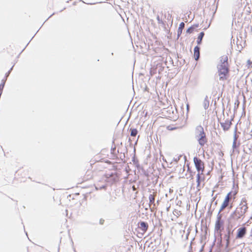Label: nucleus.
Instances as JSON below:
<instances>
[{
  "mask_svg": "<svg viewBox=\"0 0 252 252\" xmlns=\"http://www.w3.org/2000/svg\"><path fill=\"white\" fill-rule=\"evenodd\" d=\"M210 105V102L207 97H206L204 99L203 102V105L205 109H207Z\"/></svg>",
  "mask_w": 252,
  "mask_h": 252,
  "instance_id": "obj_14",
  "label": "nucleus"
},
{
  "mask_svg": "<svg viewBox=\"0 0 252 252\" xmlns=\"http://www.w3.org/2000/svg\"><path fill=\"white\" fill-rule=\"evenodd\" d=\"M248 206L246 197L241 199L240 203L236 208L231 215V217L235 220H243L245 217V214L248 211Z\"/></svg>",
  "mask_w": 252,
  "mask_h": 252,
  "instance_id": "obj_1",
  "label": "nucleus"
},
{
  "mask_svg": "<svg viewBox=\"0 0 252 252\" xmlns=\"http://www.w3.org/2000/svg\"><path fill=\"white\" fill-rule=\"evenodd\" d=\"M196 133L199 144L201 146H203L207 142V139L203 127L201 126H198L196 128Z\"/></svg>",
  "mask_w": 252,
  "mask_h": 252,
  "instance_id": "obj_3",
  "label": "nucleus"
},
{
  "mask_svg": "<svg viewBox=\"0 0 252 252\" xmlns=\"http://www.w3.org/2000/svg\"><path fill=\"white\" fill-rule=\"evenodd\" d=\"M185 27V23L184 22H181L179 25V27L178 29V35L180 36L183 31V30L184 29Z\"/></svg>",
  "mask_w": 252,
  "mask_h": 252,
  "instance_id": "obj_15",
  "label": "nucleus"
},
{
  "mask_svg": "<svg viewBox=\"0 0 252 252\" xmlns=\"http://www.w3.org/2000/svg\"><path fill=\"white\" fill-rule=\"evenodd\" d=\"M221 218L222 215L219 213L217 215V219L215 225V228L217 231L220 230L221 228L222 227L223 221L221 220Z\"/></svg>",
  "mask_w": 252,
  "mask_h": 252,
  "instance_id": "obj_6",
  "label": "nucleus"
},
{
  "mask_svg": "<svg viewBox=\"0 0 252 252\" xmlns=\"http://www.w3.org/2000/svg\"><path fill=\"white\" fill-rule=\"evenodd\" d=\"M236 139L235 138L233 142V148H236Z\"/></svg>",
  "mask_w": 252,
  "mask_h": 252,
  "instance_id": "obj_22",
  "label": "nucleus"
},
{
  "mask_svg": "<svg viewBox=\"0 0 252 252\" xmlns=\"http://www.w3.org/2000/svg\"><path fill=\"white\" fill-rule=\"evenodd\" d=\"M220 125L223 129L224 131H226L228 130L231 127V126L232 125V123L230 120H227L225 121L224 122L221 123Z\"/></svg>",
  "mask_w": 252,
  "mask_h": 252,
  "instance_id": "obj_8",
  "label": "nucleus"
},
{
  "mask_svg": "<svg viewBox=\"0 0 252 252\" xmlns=\"http://www.w3.org/2000/svg\"><path fill=\"white\" fill-rule=\"evenodd\" d=\"M193 162L197 172H204L205 164L201 159L195 157L193 158Z\"/></svg>",
  "mask_w": 252,
  "mask_h": 252,
  "instance_id": "obj_5",
  "label": "nucleus"
},
{
  "mask_svg": "<svg viewBox=\"0 0 252 252\" xmlns=\"http://www.w3.org/2000/svg\"><path fill=\"white\" fill-rule=\"evenodd\" d=\"M204 35V32H201L198 37H197V43L198 44H200L201 42H202V38L203 37Z\"/></svg>",
  "mask_w": 252,
  "mask_h": 252,
  "instance_id": "obj_16",
  "label": "nucleus"
},
{
  "mask_svg": "<svg viewBox=\"0 0 252 252\" xmlns=\"http://www.w3.org/2000/svg\"><path fill=\"white\" fill-rule=\"evenodd\" d=\"M157 195V192H154L153 194H150L149 196V205L150 206L151 204H154L155 203V198L156 196Z\"/></svg>",
  "mask_w": 252,
  "mask_h": 252,
  "instance_id": "obj_13",
  "label": "nucleus"
},
{
  "mask_svg": "<svg viewBox=\"0 0 252 252\" xmlns=\"http://www.w3.org/2000/svg\"><path fill=\"white\" fill-rule=\"evenodd\" d=\"M238 190L235 189L232 190L227 194L220 205L219 212V213L223 211L226 208H228L229 209H232L233 207V201H231L232 199L234 200L235 199Z\"/></svg>",
  "mask_w": 252,
  "mask_h": 252,
  "instance_id": "obj_2",
  "label": "nucleus"
},
{
  "mask_svg": "<svg viewBox=\"0 0 252 252\" xmlns=\"http://www.w3.org/2000/svg\"><path fill=\"white\" fill-rule=\"evenodd\" d=\"M229 243V240H227V244Z\"/></svg>",
  "mask_w": 252,
  "mask_h": 252,
  "instance_id": "obj_23",
  "label": "nucleus"
},
{
  "mask_svg": "<svg viewBox=\"0 0 252 252\" xmlns=\"http://www.w3.org/2000/svg\"><path fill=\"white\" fill-rule=\"evenodd\" d=\"M199 47L198 46H195L194 48V57L195 60H198L199 56H200V52H199Z\"/></svg>",
  "mask_w": 252,
  "mask_h": 252,
  "instance_id": "obj_12",
  "label": "nucleus"
},
{
  "mask_svg": "<svg viewBox=\"0 0 252 252\" xmlns=\"http://www.w3.org/2000/svg\"><path fill=\"white\" fill-rule=\"evenodd\" d=\"M247 233V228L246 227H241L239 228L237 230L236 235V239H241L243 238Z\"/></svg>",
  "mask_w": 252,
  "mask_h": 252,
  "instance_id": "obj_7",
  "label": "nucleus"
},
{
  "mask_svg": "<svg viewBox=\"0 0 252 252\" xmlns=\"http://www.w3.org/2000/svg\"><path fill=\"white\" fill-rule=\"evenodd\" d=\"M203 172H197V174L196 175V182L197 187H199L200 186L201 181H203L205 179L204 177H202V175H203Z\"/></svg>",
  "mask_w": 252,
  "mask_h": 252,
  "instance_id": "obj_10",
  "label": "nucleus"
},
{
  "mask_svg": "<svg viewBox=\"0 0 252 252\" xmlns=\"http://www.w3.org/2000/svg\"><path fill=\"white\" fill-rule=\"evenodd\" d=\"M173 214L177 217H179L182 215V212L180 210L178 209H174L173 211Z\"/></svg>",
  "mask_w": 252,
  "mask_h": 252,
  "instance_id": "obj_18",
  "label": "nucleus"
},
{
  "mask_svg": "<svg viewBox=\"0 0 252 252\" xmlns=\"http://www.w3.org/2000/svg\"><path fill=\"white\" fill-rule=\"evenodd\" d=\"M130 135L133 137L135 136L138 133V131L136 128H130Z\"/></svg>",
  "mask_w": 252,
  "mask_h": 252,
  "instance_id": "obj_17",
  "label": "nucleus"
},
{
  "mask_svg": "<svg viewBox=\"0 0 252 252\" xmlns=\"http://www.w3.org/2000/svg\"><path fill=\"white\" fill-rule=\"evenodd\" d=\"M228 57L226 55L222 56L220 58V61L221 62L220 65H228Z\"/></svg>",
  "mask_w": 252,
  "mask_h": 252,
  "instance_id": "obj_11",
  "label": "nucleus"
},
{
  "mask_svg": "<svg viewBox=\"0 0 252 252\" xmlns=\"http://www.w3.org/2000/svg\"><path fill=\"white\" fill-rule=\"evenodd\" d=\"M247 66L248 68L252 67V61L250 60L247 61Z\"/></svg>",
  "mask_w": 252,
  "mask_h": 252,
  "instance_id": "obj_21",
  "label": "nucleus"
},
{
  "mask_svg": "<svg viewBox=\"0 0 252 252\" xmlns=\"http://www.w3.org/2000/svg\"><path fill=\"white\" fill-rule=\"evenodd\" d=\"M138 227L142 231V233H145L147 231L149 225L147 223L144 221H141L139 223Z\"/></svg>",
  "mask_w": 252,
  "mask_h": 252,
  "instance_id": "obj_9",
  "label": "nucleus"
},
{
  "mask_svg": "<svg viewBox=\"0 0 252 252\" xmlns=\"http://www.w3.org/2000/svg\"><path fill=\"white\" fill-rule=\"evenodd\" d=\"M194 29L195 28L194 27H190L187 30V32L191 33L194 31Z\"/></svg>",
  "mask_w": 252,
  "mask_h": 252,
  "instance_id": "obj_20",
  "label": "nucleus"
},
{
  "mask_svg": "<svg viewBox=\"0 0 252 252\" xmlns=\"http://www.w3.org/2000/svg\"><path fill=\"white\" fill-rule=\"evenodd\" d=\"M218 68L220 80L222 81L226 80L229 73L228 65H220Z\"/></svg>",
  "mask_w": 252,
  "mask_h": 252,
  "instance_id": "obj_4",
  "label": "nucleus"
},
{
  "mask_svg": "<svg viewBox=\"0 0 252 252\" xmlns=\"http://www.w3.org/2000/svg\"><path fill=\"white\" fill-rule=\"evenodd\" d=\"M116 176L114 175H112L111 174L110 175V177L109 178H108L106 181L107 182H109V183H112L114 182V178Z\"/></svg>",
  "mask_w": 252,
  "mask_h": 252,
  "instance_id": "obj_19",
  "label": "nucleus"
}]
</instances>
